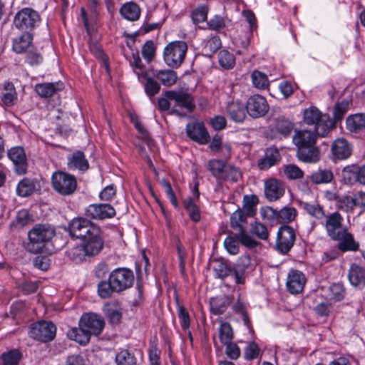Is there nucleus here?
Returning a JSON list of instances; mask_svg holds the SVG:
<instances>
[{
  "label": "nucleus",
  "mask_w": 365,
  "mask_h": 365,
  "mask_svg": "<svg viewBox=\"0 0 365 365\" xmlns=\"http://www.w3.org/2000/svg\"><path fill=\"white\" fill-rule=\"evenodd\" d=\"M226 345L225 353L227 356L232 359H237L240 356V349L238 346L232 343V341L228 342L227 344H224Z\"/></svg>",
  "instance_id": "nucleus-63"
},
{
  "label": "nucleus",
  "mask_w": 365,
  "mask_h": 365,
  "mask_svg": "<svg viewBox=\"0 0 365 365\" xmlns=\"http://www.w3.org/2000/svg\"><path fill=\"white\" fill-rule=\"evenodd\" d=\"M334 178L332 171L327 169H319L312 173L309 179L313 184L329 183Z\"/></svg>",
  "instance_id": "nucleus-37"
},
{
  "label": "nucleus",
  "mask_w": 365,
  "mask_h": 365,
  "mask_svg": "<svg viewBox=\"0 0 365 365\" xmlns=\"http://www.w3.org/2000/svg\"><path fill=\"white\" fill-rule=\"evenodd\" d=\"M341 236L332 240L339 241L338 249L342 252L356 251L359 247V245L354 239L353 235L347 231V229L341 232Z\"/></svg>",
  "instance_id": "nucleus-25"
},
{
  "label": "nucleus",
  "mask_w": 365,
  "mask_h": 365,
  "mask_svg": "<svg viewBox=\"0 0 365 365\" xmlns=\"http://www.w3.org/2000/svg\"><path fill=\"white\" fill-rule=\"evenodd\" d=\"M232 301V298L227 295L212 298L210 299V310L215 315L221 314L225 312Z\"/></svg>",
  "instance_id": "nucleus-34"
},
{
  "label": "nucleus",
  "mask_w": 365,
  "mask_h": 365,
  "mask_svg": "<svg viewBox=\"0 0 365 365\" xmlns=\"http://www.w3.org/2000/svg\"><path fill=\"white\" fill-rule=\"evenodd\" d=\"M51 182L53 189L63 195H71L77 187L75 176L62 171H56L52 175Z\"/></svg>",
  "instance_id": "nucleus-8"
},
{
  "label": "nucleus",
  "mask_w": 365,
  "mask_h": 365,
  "mask_svg": "<svg viewBox=\"0 0 365 365\" xmlns=\"http://www.w3.org/2000/svg\"><path fill=\"white\" fill-rule=\"evenodd\" d=\"M68 168L70 170L86 171L89 168V163L83 152L77 150L68 157Z\"/></svg>",
  "instance_id": "nucleus-26"
},
{
  "label": "nucleus",
  "mask_w": 365,
  "mask_h": 365,
  "mask_svg": "<svg viewBox=\"0 0 365 365\" xmlns=\"http://www.w3.org/2000/svg\"><path fill=\"white\" fill-rule=\"evenodd\" d=\"M296 210L292 207H284L281 209L278 213V217L283 222H289L294 220L296 217Z\"/></svg>",
  "instance_id": "nucleus-57"
},
{
  "label": "nucleus",
  "mask_w": 365,
  "mask_h": 365,
  "mask_svg": "<svg viewBox=\"0 0 365 365\" xmlns=\"http://www.w3.org/2000/svg\"><path fill=\"white\" fill-rule=\"evenodd\" d=\"M349 103L347 101H343L336 103L334 107L333 116L334 124L341 120L348 111Z\"/></svg>",
  "instance_id": "nucleus-51"
},
{
  "label": "nucleus",
  "mask_w": 365,
  "mask_h": 365,
  "mask_svg": "<svg viewBox=\"0 0 365 365\" xmlns=\"http://www.w3.org/2000/svg\"><path fill=\"white\" fill-rule=\"evenodd\" d=\"M302 206L307 214L317 220H321L325 216L323 207L318 203L304 202H302Z\"/></svg>",
  "instance_id": "nucleus-41"
},
{
  "label": "nucleus",
  "mask_w": 365,
  "mask_h": 365,
  "mask_svg": "<svg viewBox=\"0 0 365 365\" xmlns=\"http://www.w3.org/2000/svg\"><path fill=\"white\" fill-rule=\"evenodd\" d=\"M334 160H344L348 159L352 153V145L344 138H337L331 147Z\"/></svg>",
  "instance_id": "nucleus-16"
},
{
  "label": "nucleus",
  "mask_w": 365,
  "mask_h": 365,
  "mask_svg": "<svg viewBox=\"0 0 365 365\" xmlns=\"http://www.w3.org/2000/svg\"><path fill=\"white\" fill-rule=\"evenodd\" d=\"M113 288L117 292L123 291L133 285L134 281L133 272L127 268H117L109 275Z\"/></svg>",
  "instance_id": "nucleus-10"
},
{
  "label": "nucleus",
  "mask_w": 365,
  "mask_h": 365,
  "mask_svg": "<svg viewBox=\"0 0 365 365\" xmlns=\"http://www.w3.org/2000/svg\"><path fill=\"white\" fill-rule=\"evenodd\" d=\"M225 175L222 180L237 181L241 178L240 171L234 165L227 164L225 167Z\"/></svg>",
  "instance_id": "nucleus-56"
},
{
  "label": "nucleus",
  "mask_w": 365,
  "mask_h": 365,
  "mask_svg": "<svg viewBox=\"0 0 365 365\" xmlns=\"http://www.w3.org/2000/svg\"><path fill=\"white\" fill-rule=\"evenodd\" d=\"M318 137L320 136L315 132V129L313 130H297L293 136V143L297 148L315 145Z\"/></svg>",
  "instance_id": "nucleus-20"
},
{
  "label": "nucleus",
  "mask_w": 365,
  "mask_h": 365,
  "mask_svg": "<svg viewBox=\"0 0 365 365\" xmlns=\"http://www.w3.org/2000/svg\"><path fill=\"white\" fill-rule=\"evenodd\" d=\"M33 34L29 31L24 34L13 40V50L16 53H26L32 46Z\"/></svg>",
  "instance_id": "nucleus-28"
},
{
  "label": "nucleus",
  "mask_w": 365,
  "mask_h": 365,
  "mask_svg": "<svg viewBox=\"0 0 365 365\" xmlns=\"http://www.w3.org/2000/svg\"><path fill=\"white\" fill-rule=\"evenodd\" d=\"M284 173L287 178L291 180L300 179L304 176V172L298 166L293 164L285 165Z\"/></svg>",
  "instance_id": "nucleus-53"
},
{
  "label": "nucleus",
  "mask_w": 365,
  "mask_h": 365,
  "mask_svg": "<svg viewBox=\"0 0 365 365\" xmlns=\"http://www.w3.org/2000/svg\"><path fill=\"white\" fill-rule=\"evenodd\" d=\"M187 46L182 41H173L167 45L164 49L163 57L165 63L171 68L180 67L184 61Z\"/></svg>",
  "instance_id": "nucleus-5"
},
{
  "label": "nucleus",
  "mask_w": 365,
  "mask_h": 365,
  "mask_svg": "<svg viewBox=\"0 0 365 365\" xmlns=\"http://www.w3.org/2000/svg\"><path fill=\"white\" fill-rule=\"evenodd\" d=\"M305 282L306 279L302 272L292 270L287 277V286L292 294H298L303 290Z\"/></svg>",
  "instance_id": "nucleus-23"
},
{
  "label": "nucleus",
  "mask_w": 365,
  "mask_h": 365,
  "mask_svg": "<svg viewBox=\"0 0 365 365\" xmlns=\"http://www.w3.org/2000/svg\"><path fill=\"white\" fill-rule=\"evenodd\" d=\"M1 101L4 106H11L17 101V94L13 83H6L1 91Z\"/></svg>",
  "instance_id": "nucleus-33"
},
{
  "label": "nucleus",
  "mask_w": 365,
  "mask_h": 365,
  "mask_svg": "<svg viewBox=\"0 0 365 365\" xmlns=\"http://www.w3.org/2000/svg\"><path fill=\"white\" fill-rule=\"evenodd\" d=\"M186 132L189 138L201 144H206L209 141L210 136L202 123L187 124Z\"/></svg>",
  "instance_id": "nucleus-19"
},
{
  "label": "nucleus",
  "mask_w": 365,
  "mask_h": 365,
  "mask_svg": "<svg viewBox=\"0 0 365 365\" xmlns=\"http://www.w3.org/2000/svg\"><path fill=\"white\" fill-rule=\"evenodd\" d=\"M40 20V16L36 11L31 8H24L16 14L14 24L21 31L31 33L39 25Z\"/></svg>",
  "instance_id": "nucleus-7"
},
{
  "label": "nucleus",
  "mask_w": 365,
  "mask_h": 365,
  "mask_svg": "<svg viewBox=\"0 0 365 365\" xmlns=\"http://www.w3.org/2000/svg\"><path fill=\"white\" fill-rule=\"evenodd\" d=\"M218 61L222 67L230 69L234 66L235 58L232 53L226 50H222L218 54Z\"/></svg>",
  "instance_id": "nucleus-49"
},
{
  "label": "nucleus",
  "mask_w": 365,
  "mask_h": 365,
  "mask_svg": "<svg viewBox=\"0 0 365 365\" xmlns=\"http://www.w3.org/2000/svg\"><path fill=\"white\" fill-rule=\"evenodd\" d=\"M226 111L230 120L235 123L243 122L247 113L246 106L240 101L228 103Z\"/></svg>",
  "instance_id": "nucleus-21"
},
{
  "label": "nucleus",
  "mask_w": 365,
  "mask_h": 365,
  "mask_svg": "<svg viewBox=\"0 0 365 365\" xmlns=\"http://www.w3.org/2000/svg\"><path fill=\"white\" fill-rule=\"evenodd\" d=\"M250 232L262 240H267L269 237V232L265 225L257 222L251 225Z\"/></svg>",
  "instance_id": "nucleus-52"
},
{
  "label": "nucleus",
  "mask_w": 365,
  "mask_h": 365,
  "mask_svg": "<svg viewBox=\"0 0 365 365\" xmlns=\"http://www.w3.org/2000/svg\"><path fill=\"white\" fill-rule=\"evenodd\" d=\"M36 180L24 178L17 184L16 193L21 197H28L36 190Z\"/></svg>",
  "instance_id": "nucleus-36"
},
{
  "label": "nucleus",
  "mask_w": 365,
  "mask_h": 365,
  "mask_svg": "<svg viewBox=\"0 0 365 365\" xmlns=\"http://www.w3.org/2000/svg\"><path fill=\"white\" fill-rule=\"evenodd\" d=\"M348 279L353 287L363 289L365 287V268L352 264L349 269Z\"/></svg>",
  "instance_id": "nucleus-24"
},
{
  "label": "nucleus",
  "mask_w": 365,
  "mask_h": 365,
  "mask_svg": "<svg viewBox=\"0 0 365 365\" xmlns=\"http://www.w3.org/2000/svg\"><path fill=\"white\" fill-rule=\"evenodd\" d=\"M144 88L146 94L151 98L159 93L160 86L153 79L148 78L144 83Z\"/></svg>",
  "instance_id": "nucleus-58"
},
{
  "label": "nucleus",
  "mask_w": 365,
  "mask_h": 365,
  "mask_svg": "<svg viewBox=\"0 0 365 365\" xmlns=\"http://www.w3.org/2000/svg\"><path fill=\"white\" fill-rule=\"evenodd\" d=\"M63 88L61 82L38 83L35 86V91L42 98H48L53 96L56 91Z\"/></svg>",
  "instance_id": "nucleus-31"
},
{
  "label": "nucleus",
  "mask_w": 365,
  "mask_h": 365,
  "mask_svg": "<svg viewBox=\"0 0 365 365\" xmlns=\"http://www.w3.org/2000/svg\"><path fill=\"white\" fill-rule=\"evenodd\" d=\"M253 86L258 89H264L269 86L266 74L259 71H254L251 75Z\"/></svg>",
  "instance_id": "nucleus-48"
},
{
  "label": "nucleus",
  "mask_w": 365,
  "mask_h": 365,
  "mask_svg": "<svg viewBox=\"0 0 365 365\" xmlns=\"http://www.w3.org/2000/svg\"><path fill=\"white\" fill-rule=\"evenodd\" d=\"M296 239L295 232L289 226H282L278 231L277 248L282 254H287L293 247Z\"/></svg>",
  "instance_id": "nucleus-12"
},
{
  "label": "nucleus",
  "mask_w": 365,
  "mask_h": 365,
  "mask_svg": "<svg viewBox=\"0 0 365 365\" xmlns=\"http://www.w3.org/2000/svg\"><path fill=\"white\" fill-rule=\"evenodd\" d=\"M297 155L305 163H317L320 158L319 150L315 145L299 148Z\"/></svg>",
  "instance_id": "nucleus-29"
},
{
  "label": "nucleus",
  "mask_w": 365,
  "mask_h": 365,
  "mask_svg": "<svg viewBox=\"0 0 365 365\" xmlns=\"http://www.w3.org/2000/svg\"><path fill=\"white\" fill-rule=\"evenodd\" d=\"M43 61V57L36 50H29L26 53V62L31 66H38Z\"/></svg>",
  "instance_id": "nucleus-60"
},
{
  "label": "nucleus",
  "mask_w": 365,
  "mask_h": 365,
  "mask_svg": "<svg viewBox=\"0 0 365 365\" xmlns=\"http://www.w3.org/2000/svg\"><path fill=\"white\" fill-rule=\"evenodd\" d=\"M341 177L346 184L353 185L359 182L365 185V165L351 164L346 165L342 169Z\"/></svg>",
  "instance_id": "nucleus-11"
},
{
  "label": "nucleus",
  "mask_w": 365,
  "mask_h": 365,
  "mask_svg": "<svg viewBox=\"0 0 365 365\" xmlns=\"http://www.w3.org/2000/svg\"><path fill=\"white\" fill-rule=\"evenodd\" d=\"M221 46L222 43L220 37L214 36L205 41L203 49L207 56H212Z\"/></svg>",
  "instance_id": "nucleus-47"
},
{
  "label": "nucleus",
  "mask_w": 365,
  "mask_h": 365,
  "mask_svg": "<svg viewBox=\"0 0 365 365\" xmlns=\"http://www.w3.org/2000/svg\"><path fill=\"white\" fill-rule=\"evenodd\" d=\"M227 163L220 160H211L208 163V168L212 175L219 180H222L225 175V167Z\"/></svg>",
  "instance_id": "nucleus-40"
},
{
  "label": "nucleus",
  "mask_w": 365,
  "mask_h": 365,
  "mask_svg": "<svg viewBox=\"0 0 365 365\" xmlns=\"http://www.w3.org/2000/svg\"><path fill=\"white\" fill-rule=\"evenodd\" d=\"M280 160V154L276 148H269L265 150L264 158L258 162V166L261 170H264L274 165Z\"/></svg>",
  "instance_id": "nucleus-32"
},
{
  "label": "nucleus",
  "mask_w": 365,
  "mask_h": 365,
  "mask_svg": "<svg viewBox=\"0 0 365 365\" xmlns=\"http://www.w3.org/2000/svg\"><path fill=\"white\" fill-rule=\"evenodd\" d=\"M213 270L216 277L221 279L233 275L232 267L227 262L222 259L214 260Z\"/></svg>",
  "instance_id": "nucleus-38"
},
{
  "label": "nucleus",
  "mask_w": 365,
  "mask_h": 365,
  "mask_svg": "<svg viewBox=\"0 0 365 365\" xmlns=\"http://www.w3.org/2000/svg\"><path fill=\"white\" fill-rule=\"evenodd\" d=\"M16 221L17 225L20 227H24L29 224L31 221V219L28 210L25 209L19 210L16 214Z\"/></svg>",
  "instance_id": "nucleus-64"
},
{
  "label": "nucleus",
  "mask_w": 365,
  "mask_h": 365,
  "mask_svg": "<svg viewBox=\"0 0 365 365\" xmlns=\"http://www.w3.org/2000/svg\"><path fill=\"white\" fill-rule=\"evenodd\" d=\"M356 206V198L350 196H344L338 200L337 207L346 212L352 211Z\"/></svg>",
  "instance_id": "nucleus-55"
},
{
  "label": "nucleus",
  "mask_w": 365,
  "mask_h": 365,
  "mask_svg": "<svg viewBox=\"0 0 365 365\" xmlns=\"http://www.w3.org/2000/svg\"><path fill=\"white\" fill-rule=\"evenodd\" d=\"M70 235L82 240L81 245L66 251V256L76 264L81 263L87 257L99 255L104 247V240L99 226L83 217L74 218L69 223Z\"/></svg>",
  "instance_id": "nucleus-1"
},
{
  "label": "nucleus",
  "mask_w": 365,
  "mask_h": 365,
  "mask_svg": "<svg viewBox=\"0 0 365 365\" xmlns=\"http://www.w3.org/2000/svg\"><path fill=\"white\" fill-rule=\"evenodd\" d=\"M250 264V258L248 255H242L239 257L237 262L232 267L233 275L235 279L236 284L245 283V270Z\"/></svg>",
  "instance_id": "nucleus-27"
},
{
  "label": "nucleus",
  "mask_w": 365,
  "mask_h": 365,
  "mask_svg": "<svg viewBox=\"0 0 365 365\" xmlns=\"http://www.w3.org/2000/svg\"><path fill=\"white\" fill-rule=\"evenodd\" d=\"M246 108L247 113L255 118L264 116L269 110L266 99L260 95L250 96L247 101Z\"/></svg>",
  "instance_id": "nucleus-13"
},
{
  "label": "nucleus",
  "mask_w": 365,
  "mask_h": 365,
  "mask_svg": "<svg viewBox=\"0 0 365 365\" xmlns=\"http://www.w3.org/2000/svg\"><path fill=\"white\" fill-rule=\"evenodd\" d=\"M56 333V327L51 322L41 321L30 327L29 336L38 341L48 342L52 341Z\"/></svg>",
  "instance_id": "nucleus-9"
},
{
  "label": "nucleus",
  "mask_w": 365,
  "mask_h": 365,
  "mask_svg": "<svg viewBox=\"0 0 365 365\" xmlns=\"http://www.w3.org/2000/svg\"><path fill=\"white\" fill-rule=\"evenodd\" d=\"M165 96L170 100L175 101L178 106L183 107L189 111H192L195 108L194 98L188 93L184 91H167L165 93Z\"/></svg>",
  "instance_id": "nucleus-18"
},
{
  "label": "nucleus",
  "mask_w": 365,
  "mask_h": 365,
  "mask_svg": "<svg viewBox=\"0 0 365 365\" xmlns=\"http://www.w3.org/2000/svg\"><path fill=\"white\" fill-rule=\"evenodd\" d=\"M224 246L230 255H237L239 252V245L232 237H227L224 241Z\"/></svg>",
  "instance_id": "nucleus-62"
},
{
  "label": "nucleus",
  "mask_w": 365,
  "mask_h": 365,
  "mask_svg": "<svg viewBox=\"0 0 365 365\" xmlns=\"http://www.w3.org/2000/svg\"><path fill=\"white\" fill-rule=\"evenodd\" d=\"M21 357L22 354L18 349H11L1 356L4 365H18Z\"/></svg>",
  "instance_id": "nucleus-45"
},
{
  "label": "nucleus",
  "mask_w": 365,
  "mask_h": 365,
  "mask_svg": "<svg viewBox=\"0 0 365 365\" xmlns=\"http://www.w3.org/2000/svg\"><path fill=\"white\" fill-rule=\"evenodd\" d=\"M184 207L193 222H197L200 220V210L191 197H188L184 201Z\"/></svg>",
  "instance_id": "nucleus-44"
},
{
  "label": "nucleus",
  "mask_w": 365,
  "mask_h": 365,
  "mask_svg": "<svg viewBox=\"0 0 365 365\" xmlns=\"http://www.w3.org/2000/svg\"><path fill=\"white\" fill-rule=\"evenodd\" d=\"M247 217L241 209H237L230 217V225L232 228L238 230L239 232L235 235V237L241 244L247 247L254 248L258 245V242L249 235L241 225L242 222H246Z\"/></svg>",
  "instance_id": "nucleus-6"
},
{
  "label": "nucleus",
  "mask_w": 365,
  "mask_h": 365,
  "mask_svg": "<svg viewBox=\"0 0 365 365\" xmlns=\"http://www.w3.org/2000/svg\"><path fill=\"white\" fill-rule=\"evenodd\" d=\"M8 156L14 165L15 171L24 175L27 170V160L24 150L21 147H14L8 151Z\"/></svg>",
  "instance_id": "nucleus-17"
},
{
  "label": "nucleus",
  "mask_w": 365,
  "mask_h": 365,
  "mask_svg": "<svg viewBox=\"0 0 365 365\" xmlns=\"http://www.w3.org/2000/svg\"><path fill=\"white\" fill-rule=\"evenodd\" d=\"M120 13L124 19L133 21L139 19L140 15V9L135 3L128 2L121 6Z\"/></svg>",
  "instance_id": "nucleus-35"
},
{
  "label": "nucleus",
  "mask_w": 365,
  "mask_h": 365,
  "mask_svg": "<svg viewBox=\"0 0 365 365\" xmlns=\"http://www.w3.org/2000/svg\"><path fill=\"white\" fill-rule=\"evenodd\" d=\"M54 235L55 229L51 225H36L28 232V240L24 243V248L32 254L40 253Z\"/></svg>",
  "instance_id": "nucleus-3"
},
{
  "label": "nucleus",
  "mask_w": 365,
  "mask_h": 365,
  "mask_svg": "<svg viewBox=\"0 0 365 365\" xmlns=\"http://www.w3.org/2000/svg\"><path fill=\"white\" fill-rule=\"evenodd\" d=\"M79 328H72L68 336L81 345L87 344L91 335H99L105 326L103 318L95 313L83 314L79 320Z\"/></svg>",
  "instance_id": "nucleus-2"
},
{
  "label": "nucleus",
  "mask_w": 365,
  "mask_h": 365,
  "mask_svg": "<svg viewBox=\"0 0 365 365\" xmlns=\"http://www.w3.org/2000/svg\"><path fill=\"white\" fill-rule=\"evenodd\" d=\"M98 292L101 298L106 299L110 297L112 293L115 291L112 282L108 279V282L102 281L98 284Z\"/></svg>",
  "instance_id": "nucleus-54"
},
{
  "label": "nucleus",
  "mask_w": 365,
  "mask_h": 365,
  "mask_svg": "<svg viewBox=\"0 0 365 365\" xmlns=\"http://www.w3.org/2000/svg\"><path fill=\"white\" fill-rule=\"evenodd\" d=\"M219 338L222 344H227L232 341L233 331L229 323L223 322L221 324L219 330Z\"/></svg>",
  "instance_id": "nucleus-50"
},
{
  "label": "nucleus",
  "mask_w": 365,
  "mask_h": 365,
  "mask_svg": "<svg viewBox=\"0 0 365 365\" xmlns=\"http://www.w3.org/2000/svg\"><path fill=\"white\" fill-rule=\"evenodd\" d=\"M259 347L255 342L250 343L245 349L244 356L247 360H253L258 358Z\"/></svg>",
  "instance_id": "nucleus-59"
},
{
  "label": "nucleus",
  "mask_w": 365,
  "mask_h": 365,
  "mask_svg": "<svg viewBox=\"0 0 365 365\" xmlns=\"http://www.w3.org/2000/svg\"><path fill=\"white\" fill-rule=\"evenodd\" d=\"M304 121L307 125H314L315 132L320 137H325L334 128V122L328 114H322L315 106L304 111Z\"/></svg>",
  "instance_id": "nucleus-4"
},
{
  "label": "nucleus",
  "mask_w": 365,
  "mask_h": 365,
  "mask_svg": "<svg viewBox=\"0 0 365 365\" xmlns=\"http://www.w3.org/2000/svg\"><path fill=\"white\" fill-rule=\"evenodd\" d=\"M346 128L351 133H359L365 130V115L356 113L346 119Z\"/></svg>",
  "instance_id": "nucleus-30"
},
{
  "label": "nucleus",
  "mask_w": 365,
  "mask_h": 365,
  "mask_svg": "<svg viewBox=\"0 0 365 365\" xmlns=\"http://www.w3.org/2000/svg\"><path fill=\"white\" fill-rule=\"evenodd\" d=\"M258 198L256 195H245L243 197L242 211L248 217H252L256 213V206L258 204Z\"/></svg>",
  "instance_id": "nucleus-42"
},
{
  "label": "nucleus",
  "mask_w": 365,
  "mask_h": 365,
  "mask_svg": "<svg viewBox=\"0 0 365 365\" xmlns=\"http://www.w3.org/2000/svg\"><path fill=\"white\" fill-rule=\"evenodd\" d=\"M105 312L112 324H117L122 317L121 309L116 304H108L105 307Z\"/></svg>",
  "instance_id": "nucleus-46"
},
{
  "label": "nucleus",
  "mask_w": 365,
  "mask_h": 365,
  "mask_svg": "<svg viewBox=\"0 0 365 365\" xmlns=\"http://www.w3.org/2000/svg\"><path fill=\"white\" fill-rule=\"evenodd\" d=\"M264 193L269 201H275L284 194V187L282 182L270 179L265 182Z\"/></svg>",
  "instance_id": "nucleus-22"
},
{
  "label": "nucleus",
  "mask_w": 365,
  "mask_h": 365,
  "mask_svg": "<svg viewBox=\"0 0 365 365\" xmlns=\"http://www.w3.org/2000/svg\"><path fill=\"white\" fill-rule=\"evenodd\" d=\"M117 365H137V359L134 354L127 349H123L115 356Z\"/></svg>",
  "instance_id": "nucleus-43"
},
{
  "label": "nucleus",
  "mask_w": 365,
  "mask_h": 365,
  "mask_svg": "<svg viewBox=\"0 0 365 365\" xmlns=\"http://www.w3.org/2000/svg\"><path fill=\"white\" fill-rule=\"evenodd\" d=\"M343 217L337 212H334L327 215L324 222V227L328 236L333 238L341 236V232L346 230L343 225Z\"/></svg>",
  "instance_id": "nucleus-14"
},
{
  "label": "nucleus",
  "mask_w": 365,
  "mask_h": 365,
  "mask_svg": "<svg viewBox=\"0 0 365 365\" xmlns=\"http://www.w3.org/2000/svg\"><path fill=\"white\" fill-rule=\"evenodd\" d=\"M155 49L154 47L153 42L152 41H148L143 45L142 48V55L143 58L150 62L152 61L155 56Z\"/></svg>",
  "instance_id": "nucleus-61"
},
{
  "label": "nucleus",
  "mask_w": 365,
  "mask_h": 365,
  "mask_svg": "<svg viewBox=\"0 0 365 365\" xmlns=\"http://www.w3.org/2000/svg\"><path fill=\"white\" fill-rule=\"evenodd\" d=\"M86 215L95 220H104L113 217L115 215V210L110 204H93L88 207Z\"/></svg>",
  "instance_id": "nucleus-15"
},
{
  "label": "nucleus",
  "mask_w": 365,
  "mask_h": 365,
  "mask_svg": "<svg viewBox=\"0 0 365 365\" xmlns=\"http://www.w3.org/2000/svg\"><path fill=\"white\" fill-rule=\"evenodd\" d=\"M155 76L165 86H171L176 83L177 73L173 70H160L156 71Z\"/></svg>",
  "instance_id": "nucleus-39"
}]
</instances>
